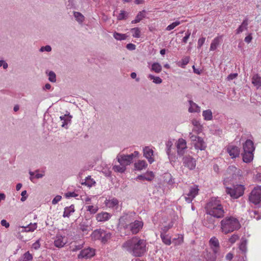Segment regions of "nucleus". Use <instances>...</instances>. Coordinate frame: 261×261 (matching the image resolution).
<instances>
[{"label": "nucleus", "instance_id": "38", "mask_svg": "<svg viewBox=\"0 0 261 261\" xmlns=\"http://www.w3.org/2000/svg\"><path fill=\"white\" fill-rule=\"evenodd\" d=\"M132 36L134 38H139L141 36V31L139 28H134L130 29Z\"/></svg>", "mask_w": 261, "mask_h": 261}, {"label": "nucleus", "instance_id": "62", "mask_svg": "<svg viewBox=\"0 0 261 261\" xmlns=\"http://www.w3.org/2000/svg\"><path fill=\"white\" fill-rule=\"evenodd\" d=\"M190 35L191 33L189 31H187V33H186V36L182 38V41L184 43H186L190 37Z\"/></svg>", "mask_w": 261, "mask_h": 261}, {"label": "nucleus", "instance_id": "57", "mask_svg": "<svg viewBox=\"0 0 261 261\" xmlns=\"http://www.w3.org/2000/svg\"><path fill=\"white\" fill-rule=\"evenodd\" d=\"M205 41V37H201L199 38L197 42V47L198 48H200L203 45Z\"/></svg>", "mask_w": 261, "mask_h": 261}, {"label": "nucleus", "instance_id": "2", "mask_svg": "<svg viewBox=\"0 0 261 261\" xmlns=\"http://www.w3.org/2000/svg\"><path fill=\"white\" fill-rule=\"evenodd\" d=\"M205 213L213 215L217 218L224 217L225 211L220 201L216 198H212L205 206Z\"/></svg>", "mask_w": 261, "mask_h": 261}, {"label": "nucleus", "instance_id": "22", "mask_svg": "<svg viewBox=\"0 0 261 261\" xmlns=\"http://www.w3.org/2000/svg\"><path fill=\"white\" fill-rule=\"evenodd\" d=\"M194 146L196 149L200 150H204L206 148L205 142L202 138H198L197 141L194 143Z\"/></svg>", "mask_w": 261, "mask_h": 261}, {"label": "nucleus", "instance_id": "63", "mask_svg": "<svg viewBox=\"0 0 261 261\" xmlns=\"http://www.w3.org/2000/svg\"><path fill=\"white\" fill-rule=\"evenodd\" d=\"M151 70L156 73H159L162 70L161 66H151Z\"/></svg>", "mask_w": 261, "mask_h": 261}, {"label": "nucleus", "instance_id": "46", "mask_svg": "<svg viewBox=\"0 0 261 261\" xmlns=\"http://www.w3.org/2000/svg\"><path fill=\"white\" fill-rule=\"evenodd\" d=\"M32 259V255L30 253L29 251H27L23 254L21 261H31Z\"/></svg>", "mask_w": 261, "mask_h": 261}, {"label": "nucleus", "instance_id": "7", "mask_svg": "<svg viewBox=\"0 0 261 261\" xmlns=\"http://www.w3.org/2000/svg\"><path fill=\"white\" fill-rule=\"evenodd\" d=\"M242 172L241 169L237 168L234 166H230L226 171V178L228 179L232 180L239 178L242 176Z\"/></svg>", "mask_w": 261, "mask_h": 261}, {"label": "nucleus", "instance_id": "35", "mask_svg": "<svg viewBox=\"0 0 261 261\" xmlns=\"http://www.w3.org/2000/svg\"><path fill=\"white\" fill-rule=\"evenodd\" d=\"M202 116L204 120L209 121L213 119V114L211 110H207L203 111L202 112Z\"/></svg>", "mask_w": 261, "mask_h": 261}, {"label": "nucleus", "instance_id": "16", "mask_svg": "<svg viewBox=\"0 0 261 261\" xmlns=\"http://www.w3.org/2000/svg\"><path fill=\"white\" fill-rule=\"evenodd\" d=\"M227 151L231 158H236L239 156L240 154V149L235 146H228L227 148Z\"/></svg>", "mask_w": 261, "mask_h": 261}, {"label": "nucleus", "instance_id": "56", "mask_svg": "<svg viewBox=\"0 0 261 261\" xmlns=\"http://www.w3.org/2000/svg\"><path fill=\"white\" fill-rule=\"evenodd\" d=\"M194 73L200 74L203 70L201 66H192Z\"/></svg>", "mask_w": 261, "mask_h": 261}, {"label": "nucleus", "instance_id": "45", "mask_svg": "<svg viewBox=\"0 0 261 261\" xmlns=\"http://www.w3.org/2000/svg\"><path fill=\"white\" fill-rule=\"evenodd\" d=\"M118 200L117 199L113 198L108 201V202H107V205L109 207H113L115 206L118 205Z\"/></svg>", "mask_w": 261, "mask_h": 261}, {"label": "nucleus", "instance_id": "1", "mask_svg": "<svg viewBox=\"0 0 261 261\" xmlns=\"http://www.w3.org/2000/svg\"><path fill=\"white\" fill-rule=\"evenodd\" d=\"M146 241L135 237L128 240L122 245L124 250L135 256H141L146 251Z\"/></svg>", "mask_w": 261, "mask_h": 261}, {"label": "nucleus", "instance_id": "21", "mask_svg": "<svg viewBox=\"0 0 261 261\" xmlns=\"http://www.w3.org/2000/svg\"><path fill=\"white\" fill-rule=\"evenodd\" d=\"M154 178L153 173L151 171L147 172L146 174L143 175H138L137 177V179L140 180H146L147 181H151Z\"/></svg>", "mask_w": 261, "mask_h": 261}, {"label": "nucleus", "instance_id": "47", "mask_svg": "<svg viewBox=\"0 0 261 261\" xmlns=\"http://www.w3.org/2000/svg\"><path fill=\"white\" fill-rule=\"evenodd\" d=\"M87 211L89 212L91 214H95L98 211L97 206H94L93 205H89L87 207Z\"/></svg>", "mask_w": 261, "mask_h": 261}, {"label": "nucleus", "instance_id": "60", "mask_svg": "<svg viewBox=\"0 0 261 261\" xmlns=\"http://www.w3.org/2000/svg\"><path fill=\"white\" fill-rule=\"evenodd\" d=\"M62 198V197L61 196H60V195H57L56 196L54 199L53 200H52V203L53 204H57L59 201H60L61 200Z\"/></svg>", "mask_w": 261, "mask_h": 261}, {"label": "nucleus", "instance_id": "50", "mask_svg": "<svg viewBox=\"0 0 261 261\" xmlns=\"http://www.w3.org/2000/svg\"><path fill=\"white\" fill-rule=\"evenodd\" d=\"M173 145L172 142L170 140H168L166 143V153L167 155L171 154V149Z\"/></svg>", "mask_w": 261, "mask_h": 261}, {"label": "nucleus", "instance_id": "37", "mask_svg": "<svg viewBox=\"0 0 261 261\" xmlns=\"http://www.w3.org/2000/svg\"><path fill=\"white\" fill-rule=\"evenodd\" d=\"M113 37L117 40H123L127 38V35L124 34H121L117 32H115L113 34Z\"/></svg>", "mask_w": 261, "mask_h": 261}, {"label": "nucleus", "instance_id": "3", "mask_svg": "<svg viewBox=\"0 0 261 261\" xmlns=\"http://www.w3.org/2000/svg\"><path fill=\"white\" fill-rule=\"evenodd\" d=\"M240 227L239 220L232 216L226 217L220 222L221 231L225 234L238 230Z\"/></svg>", "mask_w": 261, "mask_h": 261}, {"label": "nucleus", "instance_id": "53", "mask_svg": "<svg viewBox=\"0 0 261 261\" xmlns=\"http://www.w3.org/2000/svg\"><path fill=\"white\" fill-rule=\"evenodd\" d=\"M180 24V22L179 21H176L173 23H172L171 24H170V25H169L167 28H166V30L167 31H170L173 29H174L176 27H177V25H179Z\"/></svg>", "mask_w": 261, "mask_h": 261}, {"label": "nucleus", "instance_id": "33", "mask_svg": "<svg viewBox=\"0 0 261 261\" xmlns=\"http://www.w3.org/2000/svg\"><path fill=\"white\" fill-rule=\"evenodd\" d=\"M145 16V11L143 10L138 13L136 18L132 21V23H137L142 20Z\"/></svg>", "mask_w": 261, "mask_h": 261}, {"label": "nucleus", "instance_id": "19", "mask_svg": "<svg viewBox=\"0 0 261 261\" xmlns=\"http://www.w3.org/2000/svg\"><path fill=\"white\" fill-rule=\"evenodd\" d=\"M111 215L107 212H102L96 215V220L98 222L106 221L109 220Z\"/></svg>", "mask_w": 261, "mask_h": 261}, {"label": "nucleus", "instance_id": "51", "mask_svg": "<svg viewBox=\"0 0 261 261\" xmlns=\"http://www.w3.org/2000/svg\"><path fill=\"white\" fill-rule=\"evenodd\" d=\"M240 237L237 234H233L228 239V242L231 244H234L237 240H239Z\"/></svg>", "mask_w": 261, "mask_h": 261}, {"label": "nucleus", "instance_id": "28", "mask_svg": "<svg viewBox=\"0 0 261 261\" xmlns=\"http://www.w3.org/2000/svg\"><path fill=\"white\" fill-rule=\"evenodd\" d=\"M66 244V242L63 241V237L61 236H57L56 239L54 241L55 246L58 248L62 247Z\"/></svg>", "mask_w": 261, "mask_h": 261}, {"label": "nucleus", "instance_id": "52", "mask_svg": "<svg viewBox=\"0 0 261 261\" xmlns=\"http://www.w3.org/2000/svg\"><path fill=\"white\" fill-rule=\"evenodd\" d=\"M127 17V13L121 10L120 11V13L119 14V15L117 16V19L118 20H121L123 19H125Z\"/></svg>", "mask_w": 261, "mask_h": 261}, {"label": "nucleus", "instance_id": "44", "mask_svg": "<svg viewBox=\"0 0 261 261\" xmlns=\"http://www.w3.org/2000/svg\"><path fill=\"white\" fill-rule=\"evenodd\" d=\"M247 241L246 240H241V242L239 246V249L240 250H241L243 252L245 253L247 251Z\"/></svg>", "mask_w": 261, "mask_h": 261}, {"label": "nucleus", "instance_id": "58", "mask_svg": "<svg viewBox=\"0 0 261 261\" xmlns=\"http://www.w3.org/2000/svg\"><path fill=\"white\" fill-rule=\"evenodd\" d=\"M172 227L171 225H168L167 226H165L161 228V234L164 233L166 234V233L168 231V230Z\"/></svg>", "mask_w": 261, "mask_h": 261}, {"label": "nucleus", "instance_id": "48", "mask_svg": "<svg viewBox=\"0 0 261 261\" xmlns=\"http://www.w3.org/2000/svg\"><path fill=\"white\" fill-rule=\"evenodd\" d=\"M74 17L77 21L80 22H82L84 19V16L80 12H75L74 13Z\"/></svg>", "mask_w": 261, "mask_h": 261}, {"label": "nucleus", "instance_id": "11", "mask_svg": "<svg viewBox=\"0 0 261 261\" xmlns=\"http://www.w3.org/2000/svg\"><path fill=\"white\" fill-rule=\"evenodd\" d=\"M135 213L134 212L124 213L119 219V225L124 228V225H125V224H127V222H129L133 220V217L135 216Z\"/></svg>", "mask_w": 261, "mask_h": 261}, {"label": "nucleus", "instance_id": "23", "mask_svg": "<svg viewBox=\"0 0 261 261\" xmlns=\"http://www.w3.org/2000/svg\"><path fill=\"white\" fill-rule=\"evenodd\" d=\"M104 230L98 229L95 230L91 234V237L94 240H101Z\"/></svg>", "mask_w": 261, "mask_h": 261}, {"label": "nucleus", "instance_id": "61", "mask_svg": "<svg viewBox=\"0 0 261 261\" xmlns=\"http://www.w3.org/2000/svg\"><path fill=\"white\" fill-rule=\"evenodd\" d=\"M190 57L186 56L182 59V65H186L189 63Z\"/></svg>", "mask_w": 261, "mask_h": 261}, {"label": "nucleus", "instance_id": "5", "mask_svg": "<svg viewBox=\"0 0 261 261\" xmlns=\"http://www.w3.org/2000/svg\"><path fill=\"white\" fill-rule=\"evenodd\" d=\"M216 219H218L216 217L205 213L203 224L207 228L213 229L218 224V221Z\"/></svg>", "mask_w": 261, "mask_h": 261}, {"label": "nucleus", "instance_id": "30", "mask_svg": "<svg viewBox=\"0 0 261 261\" xmlns=\"http://www.w3.org/2000/svg\"><path fill=\"white\" fill-rule=\"evenodd\" d=\"M147 164L145 161H138L134 164L135 168L136 170L141 171L147 167Z\"/></svg>", "mask_w": 261, "mask_h": 261}, {"label": "nucleus", "instance_id": "12", "mask_svg": "<svg viewBox=\"0 0 261 261\" xmlns=\"http://www.w3.org/2000/svg\"><path fill=\"white\" fill-rule=\"evenodd\" d=\"M95 255V250L93 248L88 247L83 249L78 255L79 258H91Z\"/></svg>", "mask_w": 261, "mask_h": 261}, {"label": "nucleus", "instance_id": "49", "mask_svg": "<svg viewBox=\"0 0 261 261\" xmlns=\"http://www.w3.org/2000/svg\"><path fill=\"white\" fill-rule=\"evenodd\" d=\"M84 243L72 245L70 246L71 250L73 252L76 251L81 249L83 247Z\"/></svg>", "mask_w": 261, "mask_h": 261}, {"label": "nucleus", "instance_id": "8", "mask_svg": "<svg viewBox=\"0 0 261 261\" xmlns=\"http://www.w3.org/2000/svg\"><path fill=\"white\" fill-rule=\"evenodd\" d=\"M143 226V222L141 220H135L129 224H125L124 228H129L133 234H137L142 229Z\"/></svg>", "mask_w": 261, "mask_h": 261}, {"label": "nucleus", "instance_id": "59", "mask_svg": "<svg viewBox=\"0 0 261 261\" xmlns=\"http://www.w3.org/2000/svg\"><path fill=\"white\" fill-rule=\"evenodd\" d=\"M51 50V48L49 45H46L45 46L41 47L40 49V51L43 52L44 51H50Z\"/></svg>", "mask_w": 261, "mask_h": 261}, {"label": "nucleus", "instance_id": "10", "mask_svg": "<svg viewBox=\"0 0 261 261\" xmlns=\"http://www.w3.org/2000/svg\"><path fill=\"white\" fill-rule=\"evenodd\" d=\"M177 148V153L179 156H182L186 152L187 147V142L182 138L179 139L176 143Z\"/></svg>", "mask_w": 261, "mask_h": 261}, {"label": "nucleus", "instance_id": "14", "mask_svg": "<svg viewBox=\"0 0 261 261\" xmlns=\"http://www.w3.org/2000/svg\"><path fill=\"white\" fill-rule=\"evenodd\" d=\"M223 41V36L219 35L216 37L212 41L210 50V51H214L222 43Z\"/></svg>", "mask_w": 261, "mask_h": 261}, {"label": "nucleus", "instance_id": "34", "mask_svg": "<svg viewBox=\"0 0 261 261\" xmlns=\"http://www.w3.org/2000/svg\"><path fill=\"white\" fill-rule=\"evenodd\" d=\"M37 225L36 223H30L25 227H22L23 230H22V231L32 232L34 231L37 228Z\"/></svg>", "mask_w": 261, "mask_h": 261}, {"label": "nucleus", "instance_id": "42", "mask_svg": "<svg viewBox=\"0 0 261 261\" xmlns=\"http://www.w3.org/2000/svg\"><path fill=\"white\" fill-rule=\"evenodd\" d=\"M148 78L152 80L153 82L155 84H159L162 82V80L160 77L155 76L152 74H149Z\"/></svg>", "mask_w": 261, "mask_h": 261}, {"label": "nucleus", "instance_id": "31", "mask_svg": "<svg viewBox=\"0 0 261 261\" xmlns=\"http://www.w3.org/2000/svg\"><path fill=\"white\" fill-rule=\"evenodd\" d=\"M112 236L111 232L104 230L100 240L101 242L103 244L107 243L111 239Z\"/></svg>", "mask_w": 261, "mask_h": 261}, {"label": "nucleus", "instance_id": "9", "mask_svg": "<svg viewBox=\"0 0 261 261\" xmlns=\"http://www.w3.org/2000/svg\"><path fill=\"white\" fill-rule=\"evenodd\" d=\"M183 165L190 170L195 169L196 165V161L194 158L190 155H186L182 158Z\"/></svg>", "mask_w": 261, "mask_h": 261}, {"label": "nucleus", "instance_id": "6", "mask_svg": "<svg viewBox=\"0 0 261 261\" xmlns=\"http://www.w3.org/2000/svg\"><path fill=\"white\" fill-rule=\"evenodd\" d=\"M249 201L255 205L261 203V187H255L250 194Z\"/></svg>", "mask_w": 261, "mask_h": 261}, {"label": "nucleus", "instance_id": "17", "mask_svg": "<svg viewBox=\"0 0 261 261\" xmlns=\"http://www.w3.org/2000/svg\"><path fill=\"white\" fill-rule=\"evenodd\" d=\"M144 156L148 160L150 164L154 162V159L152 158L153 154V151L149 147L146 146L143 149Z\"/></svg>", "mask_w": 261, "mask_h": 261}, {"label": "nucleus", "instance_id": "55", "mask_svg": "<svg viewBox=\"0 0 261 261\" xmlns=\"http://www.w3.org/2000/svg\"><path fill=\"white\" fill-rule=\"evenodd\" d=\"M183 242V237H178L177 239H174L173 240V243L175 245H179L182 244Z\"/></svg>", "mask_w": 261, "mask_h": 261}, {"label": "nucleus", "instance_id": "36", "mask_svg": "<svg viewBox=\"0 0 261 261\" xmlns=\"http://www.w3.org/2000/svg\"><path fill=\"white\" fill-rule=\"evenodd\" d=\"M81 184L82 185L87 186L88 187H91L95 184V181L91 178L90 176H88L85 179V181L82 182Z\"/></svg>", "mask_w": 261, "mask_h": 261}, {"label": "nucleus", "instance_id": "41", "mask_svg": "<svg viewBox=\"0 0 261 261\" xmlns=\"http://www.w3.org/2000/svg\"><path fill=\"white\" fill-rule=\"evenodd\" d=\"M114 170L119 173H123L126 170V167L123 165H115L113 167Z\"/></svg>", "mask_w": 261, "mask_h": 261}, {"label": "nucleus", "instance_id": "39", "mask_svg": "<svg viewBox=\"0 0 261 261\" xmlns=\"http://www.w3.org/2000/svg\"><path fill=\"white\" fill-rule=\"evenodd\" d=\"M216 253L214 252L213 253L207 252L205 256V258L206 261H216Z\"/></svg>", "mask_w": 261, "mask_h": 261}, {"label": "nucleus", "instance_id": "26", "mask_svg": "<svg viewBox=\"0 0 261 261\" xmlns=\"http://www.w3.org/2000/svg\"><path fill=\"white\" fill-rule=\"evenodd\" d=\"M248 20L247 19H244L241 24L239 26V27L236 30V33L239 34L242 32H243L245 30H247L248 29Z\"/></svg>", "mask_w": 261, "mask_h": 261}, {"label": "nucleus", "instance_id": "43", "mask_svg": "<svg viewBox=\"0 0 261 261\" xmlns=\"http://www.w3.org/2000/svg\"><path fill=\"white\" fill-rule=\"evenodd\" d=\"M192 124L195 127L197 131L201 132L202 130V125L200 124L198 120L196 119H193L192 120Z\"/></svg>", "mask_w": 261, "mask_h": 261}, {"label": "nucleus", "instance_id": "20", "mask_svg": "<svg viewBox=\"0 0 261 261\" xmlns=\"http://www.w3.org/2000/svg\"><path fill=\"white\" fill-rule=\"evenodd\" d=\"M244 151L253 152L254 150L253 142L250 140H247L243 144Z\"/></svg>", "mask_w": 261, "mask_h": 261}, {"label": "nucleus", "instance_id": "4", "mask_svg": "<svg viewBox=\"0 0 261 261\" xmlns=\"http://www.w3.org/2000/svg\"><path fill=\"white\" fill-rule=\"evenodd\" d=\"M245 188L242 185L233 186V188H226V193L233 199H237L242 196L244 192Z\"/></svg>", "mask_w": 261, "mask_h": 261}, {"label": "nucleus", "instance_id": "64", "mask_svg": "<svg viewBox=\"0 0 261 261\" xmlns=\"http://www.w3.org/2000/svg\"><path fill=\"white\" fill-rule=\"evenodd\" d=\"M189 137H190V138L192 142H195L197 141L198 138H200V137H199L198 136H196L195 135H194L191 133H190Z\"/></svg>", "mask_w": 261, "mask_h": 261}, {"label": "nucleus", "instance_id": "15", "mask_svg": "<svg viewBox=\"0 0 261 261\" xmlns=\"http://www.w3.org/2000/svg\"><path fill=\"white\" fill-rule=\"evenodd\" d=\"M116 159L121 165H123L125 167L132 163L129 156L127 155L119 154Z\"/></svg>", "mask_w": 261, "mask_h": 261}, {"label": "nucleus", "instance_id": "18", "mask_svg": "<svg viewBox=\"0 0 261 261\" xmlns=\"http://www.w3.org/2000/svg\"><path fill=\"white\" fill-rule=\"evenodd\" d=\"M209 243L212 249L213 250V252H214L215 253H217L218 252L220 248L219 242L218 239L215 237H213L210 239Z\"/></svg>", "mask_w": 261, "mask_h": 261}, {"label": "nucleus", "instance_id": "24", "mask_svg": "<svg viewBox=\"0 0 261 261\" xmlns=\"http://www.w3.org/2000/svg\"><path fill=\"white\" fill-rule=\"evenodd\" d=\"M252 83L256 88H260L261 87V77L257 74H254L252 77Z\"/></svg>", "mask_w": 261, "mask_h": 261}, {"label": "nucleus", "instance_id": "25", "mask_svg": "<svg viewBox=\"0 0 261 261\" xmlns=\"http://www.w3.org/2000/svg\"><path fill=\"white\" fill-rule=\"evenodd\" d=\"M190 105L189 108V112L190 113L199 112L200 111V107L192 100L189 101Z\"/></svg>", "mask_w": 261, "mask_h": 261}, {"label": "nucleus", "instance_id": "32", "mask_svg": "<svg viewBox=\"0 0 261 261\" xmlns=\"http://www.w3.org/2000/svg\"><path fill=\"white\" fill-rule=\"evenodd\" d=\"M74 212V206L73 204L69 206L66 207L64 208L63 213V217H69L71 213Z\"/></svg>", "mask_w": 261, "mask_h": 261}, {"label": "nucleus", "instance_id": "27", "mask_svg": "<svg viewBox=\"0 0 261 261\" xmlns=\"http://www.w3.org/2000/svg\"><path fill=\"white\" fill-rule=\"evenodd\" d=\"M72 116L69 115V113L66 114L63 116L60 117L61 120H63L61 125L62 127H65L67 125L68 122L71 121Z\"/></svg>", "mask_w": 261, "mask_h": 261}, {"label": "nucleus", "instance_id": "29", "mask_svg": "<svg viewBox=\"0 0 261 261\" xmlns=\"http://www.w3.org/2000/svg\"><path fill=\"white\" fill-rule=\"evenodd\" d=\"M253 158V152L244 151L243 154V160L245 163H250Z\"/></svg>", "mask_w": 261, "mask_h": 261}, {"label": "nucleus", "instance_id": "40", "mask_svg": "<svg viewBox=\"0 0 261 261\" xmlns=\"http://www.w3.org/2000/svg\"><path fill=\"white\" fill-rule=\"evenodd\" d=\"M161 238L162 240V241L166 245H169L171 244V238L168 235L164 234V233H161Z\"/></svg>", "mask_w": 261, "mask_h": 261}, {"label": "nucleus", "instance_id": "13", "mask_svg": "<svg viewBox=\"0 0 261 261\" xmlns=\"http://www.w3.org/2000/svg\"><path fill=\"white\" fill-rule=\"evenodd\" d=\"M198 191L199 189L198 186H194L190 187L189 192L187 194V197H185L186 201L188 203L191 202L192 200L198 194Z\"/></svg>", "mask_w": 261, "mask_h": 261}, {"label": "nucleus", "instance_id": "54", "mask_svg": "<svg viewBox=\"0 0 261 261\" xmlns=\"http://www.w3.org/2000/svg\"><path fill=\"white\" fill-rule=\"evenodd\" d=\"M48 80L51 82H56V74L53 71H49L48 73Z\"/></svg>", "mask_w": 261, "mask_h": 261}]
</instances>
